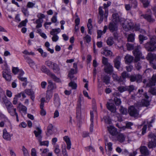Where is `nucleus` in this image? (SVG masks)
<instances>
[{"instance_id": "1", "label": "nucleus", "mask_w": 156, "mask_h": 156, "mask_svg": "<svg viewBox=\"0 0 156 156\" xmlns=\"http://www.w3.org/2000/svg\"><path fill=\"white\" fill-rule=\"evenodd\" d=\"M3 95L0 94V100H2V101L5 105V106L8 112L12 116H14L16 114V108H14L11 103L8 100L6 96L3 94Z\"/></svg>"}, {"instance_id": "2", "label": "nucleus", "mask_w": 156, "mask_h": 156, "mask_svg": "<svg viewBox=\"0 0 156 156\" xmlns=\"http://www.w3.org/2000/svg\"><path fill=\"white\" fill-rule=\"evenodd\" d=\"M150 41L144 45V47L148 51L153 52L156 51V36H153L150 37Z\"/></svg>"}, {"instance_id": "3", "label": "nucleus", "mask_w": 156, "mask_h": 156, "mask_svg": "<svg viewBox=\"0 0 156 156\" xmlns=\"http://www.w3.org/2000/svg\"><path fill=\"white\" fill-rule=\"evenodd\" d=\"M141 47L140 45H137L135 47L134 50L133 51L134 55L135 56V61H139L140 59H144V56H142V53L140 51Z\"/></svg>"}, {"instance_id": "4", "label": "nucleus", "mask_w": 156, "mask_h": 156, "mask_svg": "<svg viewBox=\"0 0 156 156\" xmlns=\"http://www.w3.org/2000/svg\"><path fill=\"white\" fill-rule=\"evenodd\" d=\"M149 138L151 139L148 144V147L150 148H152L156 147V136L154 134H150L148 135Z\"/></svg>"}, {"instance_id": "5", "label": "nucleus", "mask_w": 156, "mask_h": 156, "mask_svg": "<svg viewBox=\"0 0 156 156\" xmlns=\"http://www.w3.org/2000/svg\"><path fill=\"white\" fill-rule=\"evenodd\" d=\"M129 80L131 82L136 81L137 83H140L142 81V76L140 74H133L130 76Z\"/></svg>"}, {"instance_id": "6", "label": "nucleus", "mask_w": 156, "mask_h": 156, "mask_svg": "<svg viewBox=\"0 0 156 156\" xmlns=\"http://www.w3.org/2000/svg\"><path fill=\"white\" fill-rule=\"evenodd\" d=\"M108 10H99V15L98 16V23L100 24L103 20L104 16L106 18L108 15Z\"/></svg>"}, {"instance_id": "7", "label": "nucleus", "mask_w": 156, "mask_h": 156, "mask_svg": "<svg viewBox=\"0 0 156 156\" xmlns=\"http://www.w3.org/2000/svg\"><path fill=\"white\" fill-rule=\"evenodd\" d=\"M129 113L131 116L136 117L139 115V111L133 106H130L128 109Z\"/></svg>"}, {"instance_id": "8", "label": "nucleus", "mask_w": 156, "mask_h": 156, "mask_svg": "<svg viewBox=\"0 0 156 156\" xmlns=\"http://www.w3.org/2000/svg\"><path fill=\"white\" fill-rule=\"evenodd\" d=\"M36 130L34 131V133L38 141H40L41 140H42V136L41 135L42 130L39 127H36Z\"/></svg>"}, {"instance_id": "9", "label": "nucleus", "mask_w": 156, "mask_h": 156, "mask_svg": "<svg viewBox=\"0 0 156 156\" xmlns=\"http://www.w3.org/2000/svg\"><path fill=\"white\" fill-rule=\"evenodd\" d=\"M133 24L130 22L129 23L126 22L123 23L122 27L124 30L126 31H128L133 28Z\"/></svg>"}, {"instance_id": "10", "label": "nucleus", "mask_w": 156, "mask_h": 156, "mask_svg": "<svg viewBox=\"0 0 156 156\" xmlns=\"http://www.w3.org/2000/svg\"><path fill=\"white\" fill-rule=\"evenodd\" d=\"M96 113V110L95 109L93 110V111H90V121L91 122V124L90 125V131L92 132L93 130V126H94V113Z\"/></svg>"}, {"instance_id": "11", "label": "nucleus", "mask_w": 156, "mask_h": 156, "mask_svg": "<svg viewBox=\"0 0 156 156\" xmlns=\"http://www.w3.org/2000/svg\"><path fill=\"white\" fill-rule=\"evenodd\" d=\"M121 60V58L119 56L116 57L114 60L113 62L114 64V67L118 69H119L120 68Z\"/></svg>"}, {"instance_id": "12", "label": "nucleus", "mask_w": 156, "mask_h": 156, "mask_svg": "<svg viewBox=\"0 0 156 156\" xmlns=\"http://www.w3.org/2000/svg\"><path fill=\"white\" fill-rule=\"evenodd\" d=\"M109 133L112 136H116L118 134L116 129L113 126H110L107 127Z\"/></svg>"}, {"instance_id": "13", "label": "nucleus", "mask_w": 156, "mask_h": 156, "mask_svg": "<svg viewBox=\"0 0 156 156\" xmlns=\"http://www.w3.org/2000/svg\"><path fill=\"white\" fill-rule=\"evenodd\" d=\"M3 138L6 140L10 141L11 140V136L12 135L8 133L5 129H4L3 130Z\"/></svg>"}, {"instance_id": "14", "label": "nucleus", "mask_w": 156, "mask_h": 156, "mask_svg": "<svg viewBox=\"0 0 156 156\" xmlns=\"http://www.w3.org/2000/svg\"><path fill=\"white\" fill-rule=\"evenodd\" d=\"M117 23L112 22H111L109 25V29L112 32L116 31L118 29V27L117 25Z\"/></svg>"}, {"instance_id": "15", "label": "nucleus", "mask_w": 156, "mask_h": 156, "mask_svg": "<svg viewBox=\"0 0 156 156\" xmlns=\"http://www.w3.org/2000/svg\"><path fill=\"white\" fill-rule=\"evenodd\" d=\"M140 149L141 154L147 156L150 154V151L147 147L146 146H141L140 148Z\"/></svg>"}, {"instance_id": "16", "label": "nucleus", "mask_w": 156, "mask_h": 156, "mask_svg": "<svg viewBox=\"0 0 156 156\" xmlns=\"http://www.w3.org/2000/svg\"><path fill=\"white\" fill-rule=\"evenodd\" d=\"M156 84V74H153L149 83L147 84L149 87L154 86Z\"/></svg>"}, {"instance_id": "17", "label": "nucleus", "mask_w": 156, "mask_h": 156, "mask_svg": "<svg viewBox=\"0 0 156 156\" xmlns=\"http://www.w3.org/2000/svg\"><path fill=\"white\" fill-rule=\"evenodd\" d=\"M108 109L112 112L114 113L116 111V108L114 105L112 103L108 102L106 105Z\"/></svg>"}, {"instance_id": "18", "label": "nucleus", "mask_w": 156, "mask_h": 156, "mask_svg": "<svg viewBox=\"0 0 156 156\" xmlns=\"http://www.w3.org/2000/svg\"><path fill=\"white\" fill-rule=\"evenodd\" d=\"M105 72L108 74H110L113 72V67L111 64L105 66Z\"/></svg>"}, {"instance_id": "19", "label": "nucleus", "mask_w": 156, "mask_h": 156, "mask_svg": "<svg viewBox=\"0 0 156 156\" xmlns=\"http://www.w3.org/2000/svg\"><path fill=\"white\" fill-rule=\"evenodd\" d=\"M112 20L113 22L118 23L121 22V19H120L118 13H114L112 15Z\"/></svg>"}, {"instance_id": "20", "label": "nucleus", "mask_w": 156, "mask_h": 156, "mask_svg": "<svg viewBox=\"0 0 156 156\" xmlns=\"http://www.w3.org/2000/svg\"><path fill=\"white\" fill-rule=\"evenodd\" d=\"M54 103L56 106L59 107L60 105V99L58 95L57 94H54Z\"/></svg>"}, {"instance_id": "21", "label": "nucleus", "mask_w": 156, "mask_h": 156, "mask_svg": "<svg viewBox=\"0 0 156 156\" xmlns=\"http://www.w3.org/2000/svg\"><path fill=\"white\" fill-rule=\"evenodd\" d=\"M130 76L128 73L126 71H124L121 74V76H120L121 79L120 80L122 82L125 81L126 78H130Z\"/></svg>"}, {"instance_id": "22", "label": "nucleus", "mask_w": 156, "mask_h": 156, "mask_svg": "<svg viewBox=\"0 0 156 156\" xmlns=\"http://www.w3.org/2000/svg\"><path fill=\"white\" fill-rule=\"evenodd\" d=\"M64 140L66 142L67 144V149L69 150L71 147V143L70 138L67 136H65L63 137Z\"/></svg>"}, {"instance_id": "23", "label": "nucleus", "mask_w": 156, "mask_h": 156, "mask_svg": "<svg viewBox=\"0 0 156 156\" xmlns=\"http://www.w3.org/2000/svg\"><path fill=\"white\" fill-rule=\"evenodd\" d=\"M125 59V63L126 64L131 63L134 59V57L133 56L129 55H126Z\"/></svg>"}, {"instance_id": "24", "label": "nucleus", "mask_w": 156, "mask_h": 156, "mask_svg": "<svg viewBox=\"0 0 156 156\" xmlns=\"http://www.w3.org/2000/svg\"><path fill=\"white\" fill-rule=\"evenodd\" d=\"M141 16H143L144 18L146 19L147 21L149 22H153L155 20L150 15L146 14L145 15H142Z\"/></svg>"}, {"instance_id": "25", "label": "nucleus", "mask_w": 156, "mask_h": 156, "mask_svg": "<svg viewBox=\"0 0 156 156\" xmlns=\"http://www.w3.org/2000/svg\"><path fill=\"white\" fill-rule=\"evenodd\" d=\"M107 28V26H105L104 27V30L103 31L101 30H97V38H101L102 34H104L106 33Z\"/></svg>"}, {"instance_id": "26", "label": "nucleus", "mask_w": 156, "mask_h": 156, "mask_svg": "<svg viewBox=\"0 0 156 156\" xmlns=\"http://www.w3.org/2000/svg\"><path fill=\"white\" fill-rule=\"evenodd\" d=\"M2 68L3 69L2 74L6 73H10L11 72L10 69L8 66L7 63L5 62L2 66Z\"/></svg>"}, {"instance_id": "27", "label": "nucleus", "mask_w": 156, "mask_h": 156, "mask_svg": "<svg viewBox=\"0 0 156 156\" xmlns=\"http://www.w3.org/2000/svg\"><path fill=\"white\" fill-rule=\"evenodd\" d=\"M137 5V2L136 1H134V3L131 6L129 4H126L125 5V8L126 10H129L130 9H136Z\"/></svg>"}, {"instance_id": "28", "label": "nucleus", "mask_w": 156, "mask_h": 156, "mask_svg": "<svg viewBox=\"0 0 156 156\" xmlns=\"http://www.w3.org/2000/svg\"><path fill=\"white\" fill-rule=\"evenodd\" d=\"M48 90L47 91H51L54 89L56 88L55 85L53 84L52 81L51 80L48 81Z\"/></svg>"}, {"instance_id": "29", "label": "nucleus", "mask_w": 156, "mask_h": 156, "mask_svg": "<svg viewBox=\"0 0 156 156\" xmlns=\"http://www.w3.org/2000/svg\"><path fill=\"white\" fill-rule=\"evenodd\" d=\"M80 102L79 101L78 103L77 104V107L76 108V117L78 118H80L81 116V105Z\"/></svg>"}, {"instance_id": "30", "label": "nucleus", "mask_w": 156, "mask_h": 156, "mask_svg": "<svg viewBox=\"0 0 156 156\" xmlns=\"http://www.w3.org/2000/svg\"><path fill=\"white\" fill-rule=\"evenodd\" d=\"M117 140L120 143L124 142L125 140L126 136L122 133H120L117 136Z\"/></svg>"}, {"instance_id": "31", "label": "nucleus", "mask_w": 156, "mask_h": 156, "mask_svg": "<svg viewBox=\"0 0 156 156\" xmlns=\"http://www.w3.org/2000/svg\"><path fill=\"white\" fill-rule=\"evenodd\" d=\"M101 54L105 55L106 56H111L112 55V53L110 50H108L106 48L104 49L101 52Z\"/></svg>"}, {"instance_id": "32", "label": "nucleus", "mask_w": 156, "mask_h": 156, "mask_svg": "<svg viewBox=\"0 0 156 156\" xmlns=\"http://www.w3.org/2000/svg\"><path fill=\"white\" fill-rule=\"evenodd\" d=\"M2 75L3 77L6 80L8 81H11L12 78L11 72L10 73H3Z\"/></svg>"}, {"instance_id": "33", "label": "nucleus", "mask_w": 156, "mask_h": 156, "mask_svg": "<svg viewBox=\"0 0 156 156\" xmlns=\"http://www.w3.org/2000/svg\"><path fill=\"white\" fill-rule=\"evenodd\" d=\"M53 126L52 124H49L47 128V131L46 133V135L48 136L52 134V129L53 128Z\"/></svg>"}, {"instance_id": "34", "label": "nucleus", "mask_w": 156, "mask_h": 156, "mask_svg": "<svg viewBox=\"0 0 156 156\" xmlns=\"http://www.w3.org/2000/svg\"><path fill=\"white\" fill-rule=\"evenodd\" d=\"M18 107L19 108L20 110L22 111L23 113L26 114L27 112V107L22 105L21 103L19 104Z\"/></svg>"}, {"instance_id": "35", "label": "nucleus", "mask_w": 156, "mask_h": 156, "mask_svg": "<svg viewBox=\"0 0 156 156\" xmlns=\"http://www.w3.org/2000/svg\"><path fill=\"white\" fill-rule=\"evenodd\" d=\"M147 58L150 60L153 61L154 60H156V54L149 53L147 55Z\"/></svg>"}, {"instance_id": "36", "label": "nucleus", "mask_w": 156, "mask_h": 156, "mask_svg": "<svg viewBox=\"0 0 156 156\" xmlns=\"http://www.w3.org/2000/svg\"><path fill=\"white\" fill-rule=\"evenodd\" d=\"M136 87L133 85H130L126 86L127 90H128L129 93L136 90Z\"/></svg>"}, {"instance_id": "37", "label": "nucleus", "mask_w": 156, "mask_h": 156, "mask_svg": "<svg viewBox=\"0 0 156 156\" xmlns=\"http://www.w3.org/2000/svg\"><path fill=\"white\" fill-rule=\"evenodd\" d=\"M138 38L140 43L142 44L144 41L147 40V37L146 36H145L142 34H140L139 35Z\"/></svg>"}, {"instance_id": "38", "label": "nucleus", "mask_w": 156, "mask_h": 156, "mask_svg": "<svg viewBox=\"0 0 156 156\" xmlns=\"http://www.w3.org/2000/svg\"><path fill=\"white\" fill-rule=\"evenodd\" d=\"M134 63L135 64V66L136 69L137 70H140L142 68L141 65V62L139 61L135 62V59H134Z\"/></svg>"}, {"instance_id": "39", "label": "nucleus", "mask_w": 156, "mask_h": 156, "mask_svg": "<svg viewBox=\"0 0 156 156\" xmlns=\"http://www.w3.org/2000/svg\"><path fill=\"white\" fill-rule=\"evenodd\" d=\"M51 68L52 69L55 73H58L60 70L58 66L55 63L53 64V65L52 66V67H51Z\"/></svg>"}, {"instance_id": "40", "label": "nucleus", "mask_w": 156, "mask_h": 156, "mask_svg": "<svg viewBox=\"0 0 156 156\" xmlns=\"http://www.w3.org/2000/svg\"><path fill=\"white\" fill-rule=\"evenodd\" d=\"M106 43L109 46L112 45L114 43L113 38L112 37H108L106 41Z\"/></svg>"}, {"instance_id": "41", "label": "nucleus", "mask_w": 156, "mask_h": 156, "mask_svg": "<svg viewBox=\"0 0 156 156\" xmlns=\"http://www.w3.org/2000/svg\"><path fill=\"white\" fill-rule=\"evenodd\" d=\"M103 81L106 84H108L110 83V77L107 75L104 76L103 79Z\"/></svg>"}, {"instance_id": "42", "label": "nucleus", "mask_w": 156, "mask_h": 156, "mask_svg": "<svg viewBox=\"0 0 156 156\" xmlns=\"http://www.w3.org/2000/svg\"><path fill=\"white\" fill-rule=\"evenodd\" d=\"M135 34H131L129 35L127 40L128 41L133 42L134 40Z\"/></svg>"}, {"instance_id": "43", "label": "nucleus", "mask_w": 156, "mask_h": 156, "mask_svg": "<svg viewBox=\"0 0 156 156\" xmlns=\"http://www.w3.org/2000/svg\"><path fill=\"white\" fill-rule=\"evenodd\" d=\"M41 70L43 72L45 73L48 75L50 74L51 73L50 70L44 66H42Z\"/></svg>"}, {"instance_id": "44", "label": "nucleus", "mask_w": 156, "mask_h": 156, "mask_svg": "<svg viewBox=\"0 0 156 156\" xmlns=\"http://www.w3.org/2000/svg\"><path fill=\"white\" fill-rule=\"evenodd\" d=\"M52 96V91H47L46 98L47 100L49 101L51 98Z\"/></svg>"}, {"instance_id": "45", "label": "nucleus", "mask_w": 156, "mask_h": 156, "mask_svg": "<svg viewBox=\"0 0 156 156\" xmlns=\"http://www.w3.org/2000/svg\"><path fill=\"white\" fill-rule=\"evenodd\" d=\"M42 20L40 19H38L36 20L35 23L37 24V25L36 26L37 28H39L41 27L42 26L41 23L42 22Z\"/></svg>"}, {"instance_id": "46", "label": "nucleus", "mask_w": 156, "mask_h": 156, "mask_svg": "<svg viewBox=\"0 0 156 156\" xmlns=\"http://www.w3.org/2000/svg\"><path fill=\"white\" fill-rule=\"evenodd\" d=\"M126 46L127 50L129 51L135 48L134 45L133 44L127 43L126 44Z\"/></svg>"}, {"instance_id": "47", "label": "nucleus", "mask_w": 156, "mask_h": 156, "mask_svg": "<svg viewBox=\"0 0 156 156\" xmlns=\"http://www.w3.org/2000/svg\"><path fill=\"white\" fill-rule=\"evenodd\" d=\"M22 148V151H23L24 156H29V152L25 147L23 146Z\"/></svg>"}, {"instance_id": "48", "label": "nucleus", "mask_w": 156, "mask_h": 156, "mask_svg": "<svg viewBox=\"0 0 156 156\" xmlns=\"http://www.w3.org/2000/svg\"><path fill=\"white\" fill-rule=\"evenodd\" d=\"M141 103L143 106L147 107L150 105V101L146 99H144L141 101Z\"/></svg>"}, {"instance_id": "49", "label": "nucleus", "mask_w": 156, "mask_h": 156, "mask_svg": "<svg viewBox=\"0 0 156 156\" xmlns=\"http://www.w3.org/2000/svg\"><path fill=\"white\" fill-rule=\"evenodd\" d=\"M112 77L114 80L116 81L119 82H122L120 80L121 79L120 76L119 77L116 74H113L112 75Z\"/></svg>"}, {"instance_id": "50", "label": "nucleus", "mask_w": 156, "mask_h": 156, "mask_svg": "<svg viewBox=\"0 0 156 156\" xmlns=\"http://www.w3.org/2000/svg\"><path fill=\"white\" fill-rule=\"evenodd\" d=\"M69 86L72 87L73 89H76V88L77 85L76 83L71 81L69 84Z\"/></svg>"}, {"instance_id": "51", "label": "nucleus", "mask_w": 156, "mask_h": 156, "mask_svg": "<svg viewBox=\"0 0 156 156\" xmlns=\"http://www.w3.org/2000/svg\"><path fill=\"white\" fill-rule=\"evenodd\" d=\"M27 61L30 65V67H31L34 66L35 65V63L34 62L32 59L30 58H28Z\"/></svg>"}, {"instance_id": "52", "label": "nucleus", "mask_w": 156, "mask_h": 156, "mask_svg": "<svg viewBox=\"0 0 156 156\" xmlns=\"http://www.w3.org/2000/svg\"><path fill=\"white\" fill-rule=\"evenodd\" d=\"M143 92V89H139L137 93L136 94H135L134 96L136 97H140L141 96Z\"/></svg>"}, {"instance_id": "53", "label": "nucleus", "mask_w": 156, "mask_h": 156, "mask_svg": "<svg viewBox=\"0 0 156 156\" xmlns=\"http://www.w3.org/2000/svg\"><path fill=\"white\" fill-rule=\"evenodd\" d=\"M37 51L41 54V55L44 58L47 56V54L45 52H44L43 50L41 48L37 49Z\"/></svg>"}, {"instance_id": "54", "label": "nucleus", "mask_w": 156, "mask_h": 156, "mask_svg": "<svg viewBox=\"0 0 156 156\" xmlns=\"http://www.w3.org/2000/svg\"><path fill=\"white\" fill-rule=\"evenodd\" d=\"M60 32V30L59 28L57 29H53L50 32V34L51 35H53L55 34V32H57V33H59Z\"/></svg>"}, {"instance_id": "55", "label": "nucleus", "mask_w": 156, "mask_h": 156, "mask_svg": "<svg viewBox=\"0 0 156 156\" xmlns=\"http://www.w3.org/2000/svg\"><path fill=\"white\" fill-rule=\"evenodd\" d=\"M102 63L105 65L106 66L110 64L108 62V58L103 56L102 58Z\"/></svg>"}, {"instance_id": "56", "label": "nucleus", "mask_w": 156, "mask_h": 156, "mask_svg": "<svg viewBox=\"0 0 156 156\" xmlns=\"http://www.w3.org/2000/svg\"><path fill=\"white\" fill-rule=\"evenodd\" d=\"M54 63V62L49 60L45 62V65L50 68L52 67V66H53Z\"/></svg>"}, {"instance_id": "57", "label": "nucleus", "mask_w": 156, "mask_h": 156, "mask_svg": "<svg viewBox=\"0 0 156 156\" xmlns=\"http://www.w3.org/2000/svg\"><path fill=\"white\" fill-rule=\"evenodd\" d=\"M119 110L120 112L123 114H126L127 112V109L122 107H120L119 109Z\"/></svg>"}, {"instance_id": "58", "label": "nucleus", "mask_w": 156, "mask_h": 156, "mask_svg": "<svg viewBox=\"0 0 156 156\" xmlns=\"http://www.w3.org/2000/svg\"><path fill=\"white\" fill-rule=\"evenodd\" d=\"M149 92L152 95H156V89L154 87H151L149 90Z\"/></svg>"}, {"instance_id": "59", "label": "nucleus", "mask_w": 156, "mask_h": 156, "mask_svg": "<svg viewBox=\"0 0 156 156\" xmlns=\"http://www.w3.org/2000/svg\"><path fill=\"white\" fill-rule=\"evenodd\" d=\"M27 19H25V20L21 22L18 26L19 27H21L22 26H25L26 25L27 23Z\"/></svg>"}, {"instance_id": "60", "label": "nucleus", "mask_w": 156, "mask_h": 156, "mask_svg": "<svg viewBox=\"0 0 156 156\" xmlns=\"http://www.w3.org/2000/svg\"><path fill=\"white\" fill-rule=\"evenodd\" d=\"M118 89L119 91L121 93L127 90L126 86L125 87L122 86L119 87H118Z\"/></svg>"}, {"instance_id": "61", "label": "nucleus", "mask_w": 156, "mask_h": 156, "mask_svg": "<svg viewBox=\"0 0 156 156\" xmlns=\"http://www.w3.org/2000/svg\"><path fill=\"white\" fill-rule=\"evenodd\" d=\"M25 93L28 95L34 94V92L31 89H26L25 90Z\"/></svg>"}, {"instance_id": "62", "label": "nucleus", "mask_w": 156, "mask_h": 156, "mask_svg": "<svg viewBox=\"0 0 156 156\" xmlns=\"http://www.w3.org/2000/svg\"><path fill=\"white\" fill-rule=\"evenodd\" d=\"M85 148V150L88 151H89L91 150L92 152H95V150L91 146H89L87 147H86Z\"/></svg>"}, {"instance_id": "63", "label": "nucleus", "mask_w": 156, "mask_h": 156, "mask_svg": "<svg viewBox=\"0 0 156 156\" xmlns=\"http://www.w3.org/2000/svg\"><path fill=\"white\" fill-rule=\"evenodd\" d=\"M114 101L115 103V104L117 105H119L121 102L120 99L116 97L115 98H114Z\"/></svg>"}, {"instance_id": "64", "label": "nucleus", "mask_w": 156, "mask_h": 156, "mask_svg": "<svg viewBox=\"0 0 156 156\" xmlns=\"http://www.w3.org/2000/svg\"><path fill=\"white\" fill-rule=\"evenodd\" d=\"M150 65L154 69H156V64L155 62H154L153 61L150 60Z\"/></svg>"}]
</instances>
